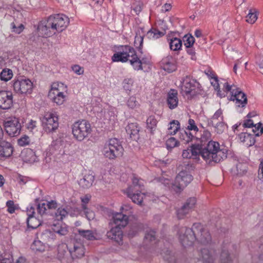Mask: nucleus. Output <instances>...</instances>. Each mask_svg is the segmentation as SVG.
<instances>
[{
  "label": "nucleus",
  "instance_id": "f257e3e1",
  "mask_svg": "<svg viewBox=\"0 0 263 263\" xmlns=\"http://www.w3.org/2000/svg\"><path fill=\"white\" fill-rule=\"evenodd\" d=\"M190 148L192 149V158H196L201 155L208 163L219 162L227 157V149H220L219 144L213 141L209 142L206 146L202 149L199 145H193Z\"/></svg>",
  "mask_w": 263,
  "mask_h": 263
},
{
  "label": "nucleus",
  "instance_id": "f03ea898",
  "mask_svg": "<svg viewBox=\"0 0 263 263\" xmlns=\"http://www.w3.org/2000/svg\"><path fill=\"white\" fill-rule=\"evenodd\" d=\"M114 62H125L129 61L134 69L136 70L142 69V62L137 57L135 50L130 47L126 48V51L115 53L112 57Z\"/></svg>",
  "mask_w": 263,
  "mask_h": 263
},
{
  "label": "nucleus",
  "instance_id": "7ed1b4c3",
  "mask_svg": "<svg viewBox=\"0 0 263 263\" xmlns=\"http://www.w3.org/2000/svg\"><path fill=\"white\" fill-rule=\"evenodd\" d=\"M202 225L200 223H194L191 229L185 227H181L178 233L180 242L185 248L192 246L196 240V232L201 230Z\"/></svg>",
  "mask_w": 263,
  "mask_h": 263
},
{
  "label": "nucleus",
  "instance_id": "20e7f679",
  "mask_svg": "<svg viewBox=\"0 0 263 263\" xmlns=\"http://www.w3.org/2000/svg\"><path fill=\"white\" fill-rule=\"evenodd\" d=\"M67 93V86L63 83L57 82L51 84L48 97L52 102L61 105L66 101Z\"/></svg>",
  "mask_w": 263,
  "mask_h": 263
},
{
  "label": "nucleus",
  "instance_id": "39448f33",
  "mask_svg": "<svg viewBox=\"0 0 263 263\" xmlns=\"http://www.w3.org/2000/svg\"><path fill=\"white\" fill-rule=\"evenodd\" d=\"M123 152V148L116 138L110 139L107 141L102 150L103 156L109 159H115L121 156Z\"/></svg>",
  "mask_w": 263,
  "mask_h": 263
},
{
  "label": "nucleus",
  "instance_id": "423d86ee",
  "mask_svg": "<svg viewBox=\"0 0 263 263\" xmlns=\"http://www.w3.org/2000/svg\"><path fill=\"white\" fill-rule=\"evenodd\" d=\"M92 128L86 120L78 121L72 125V134L74 138L78 141H82L91 134Z\"/></svg>",
  "mask_w": 263,
  "mask_h": 263
},
{
  "label": "nucleus",
  "instance_id": "0eeeda50",
  "mask_svg": "<svg viewBox=\"0 0 263 263\" xmlns=\"http://www.w3.org/2000/svg\"><path fill=\"white\" fill-rule=\"evenodd\" d=\"M223 89L225 92H230L231 97L229 100L235 102L237 106L243 107L246 105L247 103V96L239 88L234 84L230 85L226 82L223 85Z\"/></svg>",
  "mask_w": 263,
  "mask_h": 263
},
{
  "label": "nucleus",
  "instance_id": "6e6552de",
  "mask_svg": "<svg viewBox=\"0 0 263 263\" xmlns=\"http://www.w3.org/2000/svg\"><path fill=\"white\" fill-rule=\"evenodd\" d=\"M12 82L14 91L18 95H27L33 91V84L29 79L19 78L14 79Z\"/></svg>",
  "mask_w": 263,
  "mask_h": 263
},
{
  "label": "nucleus",
  "instance_id": "1a4fd4ad",
  "mask_svg": "<svg viewBox=\"0 0 263 263\" xmlns=\"http://www.w3.org/2000/svg\"><path fill=\"white\" fill-rule=\"evenodd\" d=\"M69 23V18L64 14L51 15L48 18V25L51 26L55 33L56 31L61 32L64 30Z\"/></svg>",
  "mask_w": 263,
  "mask_h": 263
},
{
  "label": "nucleus",
  "instance_id": "9d476101",
  "mask_svg": "<svg viewBox=\"0 0 263 263\" xmlns=\"http://www.w3.org/2000/svg\"><path fill=\"white\" fill-rule=\"evenodd\" d=\"M193 180L192 176L189 172L182 171L176 176L172 184V189L176 193L181 192Z\"/></svg>",
  "mask_w": 263,
  "mask_h": 263
},
{
  "label": "nucleus",
  "instance_id": "9b49d317",
  "mask_svg": "<svg viewBox=\"0 0 263 263\" xmlns=\"http://www.w3.org/2000/svg\"><path fill=\"white\" fill-rule=\"evenodd\" d=\"M42 123L44 129L48 133L55 130L59 126V118L56 112H46L43 119Z\"/></svg>",
  "mask_w": 263,
  "mask_h": 263
},
{
  "label": "nucleus",
  "instance_id": "f8f14e48",
  "mask_svg": "<svg viewBox=\"0 0 263 263\" xmlns=\"http://www.w3.org/2000/svg\"><path fill=\"white\" fill-rule=\"evenodd\" d=\"M62 143L60 140L53 141L50 145V151L52 153L59 152L63 159H68L67 156L73 157L76 154V148L74 146H71L67 148L61 152Z\"/></svg>",
  "mask_w": 263,
  "mask_h": 263
},
{
  "label": "nucleus",
  "instance_id": "ddd939ff",
  "mask_svg": "<svg viewBox=\"0 0 263 263\" xmlns=\"http://www.w3.org/2000/svg\"><path fill=\"white\" fill-rule=\"evenodd\" d=\"M6 133L11 137L18 136L21 130V124L17 118H13L4 123Z\"/></svg>",
  "mask_w": 263,
  "mask_h": 263
},
{
  "label": "nucleus",
  "instance_id": "4468645a",
  "mask_svg": "<svg viewBox=\"0 0 263 263\" xmlns=\"http://www.w3.org/2000/svg\"><path fill=\"white\" fill-rule=\"evenodd\" d=\"M68 251L72 258H80L84 255L85 248L81 242L73 240L68 243Z\"/></svg>",
  "mask_w": 263,
  "mask_h": 263
},
{
  "label": "nucleus",
  "instance_id": "2eb2a0df",
  "mask_svg": "<svg viewBox=\"0 0 263 263\" xmlns=\"http://www.w3.org/2000/svg\"><path fill=\"white\" fill-rule=\"evenodd\" d=\"M196 201V199L195 197L187 199L181 208L177 211L178 218L182 219L187 214L195 207Z\"/></svg>",
  "mask_w": 263,
  "mask_h": 263
},
{
  "label": "nucleus",
  "instance_id": "dca6fc26",
  "mask_svg": "<svg viewBox=\"0 0 263 263\" xmlns=\"http://www.w3.org/2000/svg\"><path fill=\"white\" fill-rule=\"evenodd\" d=\"M13 103V96L11 92L0 91V108L7 109L11 107Z\"/></svg>",
  "mask_w": 263,
  "mask_h": 263
},
{
  "label": "nucleus",
  "instance_id": "f3484780",
  "mask_svg": "<svg viewBox=\"0 0 263 263\" xmlns=\"http://www.w3.org/2000/svg\"><path fill=\"white\" fill-rule=\"evenodd\" d=\"M128 221V216L126 214L117 213L114 214L110 224L118 226L121 228L125 227L127 224Z\"/></svg>",
  "mask_w": 263,
  "mask_h": 263
},
{
  "label": "nucleus",
  "instance_id": "a211bd4d",
  "mask_svg": "<svg viewBox=\"0 0 263 263\" xmlns=\"http://www.w3.org/2000/svg\"><path fill=\"white\" fill-rule=\"evenodd\" d=\"M127 196L129 197L132 201L138 204H141L144 195L138 191L133 190L132 186H129L125 191Z\"/></svg>",
  "mask_w": 263,
  "mask_h": 263
},
{
  "label": "nucleus",
  "instance_id": "6ab92c4d",
  "mask_svg": "<svg viewBox=\"0 0 263 263\" xmlns=\"http://www.w3.org/2000/svg\"><path fill=\"white\" fill-rule=\"evenodd\" d=\"M111 228L107 233V237L118 243H120L122 239L123 233L121 228L118 226L111 225Z\"/></svg>",
  "mask_w": 263,
  "mask_h": 263
},
{
  "label": "nucleus",
  "instance_id": "aec40b11",
  "mask_svg": "<svg viewBox=\"0 0 263 263\" xmlns=\"http://www.w3.org/2000/svg\"><path fill=\"white\" fill-rule=\"evenodd\" d=\"M196 82L189 77L184 78L182 82L181 90L185 94L190 93L196 88Z\"/></svg>",
  "mask_w": 263,
  "mask_h": 263
},
{
  "label": "nucleus",
  "instance_id": "412c9836",
  "mask_svg": "<svg viewBox=\"0 0 263 263\" xmlns=\"http://www.w3.org/2000/svg\"><path fill=\"white\" fill-rule=\"evenodd\" d=\"M38 35L41 37H47L54 34L53 29H51V26L48 25V20L46 22L40 23L37 27Z\"/></svg>",
  "mask_w": 263,
  "mask_h": 263
},
{
  "label": "nucleus",
  "instance_id": "4be33fe9",
  "mask_svg": "<svg viewBox=\"0 0 263 263\" xmlns=\"http://www.w3.org/2000/svg\"><path fill=\"white\" fill-rule=\"evenodd\" d=\"M94 180L95 175L89 172L86 173L83 178L80 179L79 184L83 189H88L92 185Z\"/></svg>",
  "mask_w": 263,
  "mask_h": 263
},
{
  "label": "nucleus",
  "instance_id": "5701e85b",
  "mask_svg": "<svg viewBox=\"0 0 263 263\" xmlns=\"http://www.w3.org/2000/svg\"><path fill=\"white\" fill-rule=\"evenodd\" d=\"M167 103L168 107L171 109L177 107L178 104V92L177 90L171 89L168 92Z\"/></svg>",
  "mask_w": 263,
  "mask_h": 263
},
{
  "label": "nucleus",
  "instance_id": "b1692460",
  "mask_svg": "<svg viewBox=\"0 0 263 263\" xmlns=\"http://www.w3.org/2000/svg\"><path fill=\"white\" fill-rule=\"evenodd\" d=\"M195 235L196 239L201 243L205 245L209 243L211 241V236L209 232L204 229L202 226L201 229L196 232Z\"/></svg>",
  "mask_w": 263,
  "mask_h": 263
},
{
  "label": "nucleus",
  "instance_id": "393cba45",
  "mask_svg": "<svg viewBox=\"0 0 263 263\" xmlns=\"http://www.w3.org/2000/svg\"><path fill=\"white\" fill-rule=\"evenodd\" d=\"M163 68L168 72H172L176 70V65L174 60L172 57H166L162 60Z\"/></svg>",
  "mask_w": 263,
  "mask_h": 263
},
{
  "label": "nucleus",
  "instance_id": "a878e982",
  "mask_svg": "<svg viewBox=\"0 0 263 263\" xmlns=\"http://www.w3.org/2000/svg\"><path fill=\"white\" fill-rule=\"evenodd\" d=\"M239 138L240 141L248 147L253 145L255 143L254 136L247 133H241L239 135Z\"/></svg>",
  "mask_w": 263,
  "mask_h": 263
},
{
  "label": "nucleus",
  "instance_id": "bb28decb",
  "mask_svg": "<svg viewBox=\"0 0 263 263\" xmlns=\"http://www.w3.org/2000/svg\"><path fill=\"white\" fill-rule=\"evenodd\" d=\"M0 146H2L1 153L3 155V159L9 157L13 153V148L11 144L5 141L1 142Z\"/></svg>",
  "mask_w": 263,
  "mask_h": 263
},
{
  "label": "nucleus",
  "instance_id": "cd10ccee",
  "mask_svg": "<svg viewBox=\"0 0 263 263\" xmlns=\"http://www.w3.org/2000/svg\"><path fill=\"white\" fill-rule=\"evenodd\" d=\"M0 146H2L1 153L3 155V159L9 157L13 153V148L11 144L5 141L1 142Z\"/></svg>",
  "mask_w": 263,
  "mask_h": 263
},
{
  "label": "nucleus",
  "instance_id": "c85d7f7f",
  "mask_svg": "<svg viewBox=\"0 0 263 263\" xmlns=\"http://www.w3.org/2000/svg\"><path fill=\"white\" fill-rule=\"evenodd\" d=\"M201 255L203 261L212 263L215 258V252L213 250L204 248L201 251Z\"/></svg>",
  "mask_w": 263,
  "mask_h": 263
},
{
  "label": "nucleus",
  "instance_id": "c756f323",
  "mask_svg": "<svg viewBox=\"0 0 263 263\" xmlns=\"http://www.w3.org/2000/svg\"><path fill=\"white\" fill-rule=\"evenodd\" d=\"M126 131L131 138L136 140L138 137L139 129L137 123L128 124L126 127Z\"/></svg>",
  "mask_w": 263,
  "mask_h": 263
},
{
  "label": "nucleus",
  "instance_id": "7c9ffc66",
  "mask_svg": "<svg viewBox=\"0 0 263 263\" xmlns=\"http://www.w3.org/2000/svg\"><path fill=\"white\" fill-rule=\"evenodd\" d=\"M77 231L78 234L83 238L89 240L96 239L97 233L96 231L83 229H78Z\"/></svg>",
  "mask_w": 263,
  "mask_h": 263
},
{
  "label": "nucleus",
  "instance_id": "2f4dec72",
  "mask_svg": "<svg viewBox=\"0 0 263 263\" xmlns=\"http://www.w3.org/2000/svg\"><path fill=\"white\" fill-rule=\"evenodd\" d=\"M52 230L54 232L60 236L66 235L68 233L67 227L60 223L53 224L52 226Z\"/></svg>",
  "mask_w": 263,
  "mask_h": 263
},
{
  "label": "nucleus",
  "instance_id": "473e14b6",
  "mask_svg": "<svg viewBox=\"0 0 263 263\" xmlns=\"http://www.w3.org/2000/svg\"><path fill=\"white\" fill-rule=\"evenodd\" d=\"M258 18V11L255 8L249 9V13L246 16V22L250 24H253Z\"/></svg>",
  "mask_w": 263,
  "mask_h": 263
},
{
  "label": "nucleus",
  "instance_id": "72a5a7b5",
  "mask_svg": "<svg viewBox=\"0 0 263 263\" xmlns=\"http://www.w3.org/2000/svg\"><path fill=\"white\" fill-rule=\"evenodd\" d=\"M31 249L35 252H44L47 246L42 240H35L31 245Z\"/></svg>",
  "mask_w": 263,
  "mask_h": 263
},
{
  "label": "nucleus",
  "instance_id": "f704fd0d",
  "mask_svg": "<svg viewBox=\"0 0 263 263\" xmlns=\"http://www.w3.org/2000/svg\"><path fill=\"white\" fill-rule=\"evenodd\" d=\"M169 45L171 50L178 51L182 47V41L177 37H173L169 40Z\"/></svg>",
  "mask_w": 263,
  "mask_h": 263
},
{
  "label": "nucleus",
  "instance_id": "c9c22d12",
  "mask_svg": "<svg viewBox=\"0 0 263 263\" xmlns=\"http://www.w3.org/2000/svg\"><path fill=\"white\" fill-rule=\"evenodd\" d=\"M165 33V31H160L156 29L153 28L147 32V36L149 39L155 40L163 36Z\"/></svg>",
  "mask_w": 263,
  "mask_h": 263
},
{
  "label": "nucleus",
  "instance_id": "e433bc0d",
  "mask_svg": "<svg viewBox=\"0 0 263 263\" xmlns=\"http://www.w3.org/2000/svg\"><path fill=\"white\" fill-rule=\"evenodd\" d=\"M41 239L45 245L48 244L54 239V234L50 231H45L42 234Z\"/></svg>",
  "mask_w": 263,
  "mask_h": 263
},
{
  "label": "nucleus",
  "instance_id": "4c0bfd02",
  "mask_svg": "<svg viewBox=\"0 0 263 263\" xmlns=\"http://www.w3.org/2000/svg\"><path fill=\"white\" fill-rule=\"evenodd\" d=\"M193 138L191 133L187 130H182L179 133V139L186 144L190 142Z\"/></svg>",
  "mask_w": 263,
  "mask_h": 263
},
{
  "label": "nucleus",
  "instance_id": "58836bf2",
  "mask_svg": "<svg viewBox=\"0 0 263 263\" xmlns=\"http://www.w3.org/2000/svg\"><path fill=\"white\" fill-rule=\"evenodd\" d=\"M180 129V123L177 120H173L170 123V126L168 128L169 134L174 135Z\"/></svg>",
  "mask_w": 263,
  "mask_h": 263
},
{
  "label": "nucleus",
  "instance_id": "ea45409f",
  "mask_svg": "<svg viewBox=\"0 0 263 263\" xmlns=\"http://www.w3.org/2000/svg\"><path fill=\"white\" fill-rule=\"evenodd\" d=\"M211 84L214 87V89L217 90V95L218 96H219L220 98L224 97L226 96V94L225 93V91L224 90V92H222L220 89L217 77H215L214 78H213L211 80Z\"/></svg>",
  "mask_w": 263,
  "mask_h": 263
},
{
  "label": "nucleus",
  "instance_id": "a19ab883",
  "mask_svg": "<svg viewBox=\"0 0 263 263\" xmlns=\"http://www.w3.org/2000/svg\"><path fill=\"white\" fill-rule=\"evenodd\" d=\"M27 223L28 227L32 229H36L41 224V221L34 216L28 218Z\"/></svg>",
  "mask_w": 263,
  "mask_h": 263
},
{
  "label": "nucleus",
  "instance_id": "79ce46f5",
  "mask_svg": "<svg viewBox=\"0 0 263 263\" xmlns=\"http://www.w3.org/2000/svg\"><path fill=\"white\" fill-rule=\"evenodd\" d=\"M126 105L130 109H136L140 106V104L135 96L130 97L126 102Z\"/></svg>",
  "mask_w": 263,
  "mask_h": 263
},
{
  "label": "nucleus",
  "instance_id": "37998d69",
  "mask_svg": "<svg viewBox=\"0 0 263 263\" xmlns=\"http://www.w3.org/2000/svg\"><path fill=\"white\" fill-rule=\"evenodd\" d=\"M223 121L222 110L218 109L211 118L212 124H217V122Z\"/></svg>",
  "mask_w": 263,
  "mask_h": 263
},
{
  "label": "nucleus",
  "instance_id": "c03bdc74",
  "mask_svg": "<svg viewBox=\"0 0 263 263\" xmlns=\"http://www.w3.org/2000/svg\"><path fill=\"white\" fill-rule=\"evenodd\" d=\"M13 76V73L11 69H4L0 73V78L4 81H8L10 80Z\"/></svg>",
  "mask_w": 263,
  "mask_h": 263
},
{
  "label": "nucleus",
  "instance_id": "a18cd8bd",
  "mask_svg": "<svg viewBox=\"0 0 263 263\" xmlns=\"http://www.w3.org/2000/svg\"><path fill=\"white\" fill-rule=\"evenodd\" d=\"M156 235L155 232L153 230L147 231L145 235L144 241L146 243L155 242Z\"/></svg>",
  "mask_w": 263,
  "mask_h": 263
},
{
  "label": "nucleus",
  "instance_id": "49530a36",
  "mask_svg": "<svg viewBox=\"0 0 263 263\" xmlns=\"http://www.w3.org/2000/svg\"><path fill=\"white\" fill-rule=\"evenodd\" d=\"M68 245L62 243L58 246V256L59 258H63L68 254Z\"/></svg>",
  "mask_w": 263,
  "mask_h": 263
},
{
  "label": "nucleus",
  "instance_id": "de8ad7c7",
  "mask_svg": "<svg viewBox=\"0 0 263 263\" xmlns=\"http://www.w3.org/2000/svg\"><path fill=\"white\" fill-rule=\"evenodd\" d=\"M68 214L67 211L64 208H59L55 213V217L57 220H62Z\"/></svg>",
  "mask_w": 263,
  "mask_h": 263
},
{
  "label": "nucleus",
  "instance_id": "09e8293b",
  "mask_svg": "<svg viewBox=\"0 0 263 263\" xmlns=\"http://www.w3.org/2000/svg\"><path fill=\"white\" fill-rule=\"evenodd\" d=\"M157 122L156 119L153 116H149L147 118L146 120L147 127L150 129L151 132L156 127Z\"/></svg>",
  "mask_w": 263,
  "mask_h": 263
},
{
  "label": "nucleus",
  "instance_id": "8fccbe9b",
  "mask_svg": "<svg viewBox=\"0 0 263 263\" xmlns=\"http://www.w3.org/2000/svg\"><path fill=\"white\" fill-rule=\"evenodd\" d=\"M183 41L186 48L192 47L195 42L194 37L191 35H184Z\"/></svg>",
  "mask_w": 263,
  "mask_h": 263
},
{
  "label": "nucleus",
  "instance_id": "3c124183",
  "mask_svg": "<svg viewBox=\"0 0 263 263\" xmlns=\"http://www.w3.org/2000/svg\"><path fill=\"white\" fill-rule=\"evenodd\" d=\"M178 141L174 137H171L166 141V146L168 149H172L178 145Z\"/></svg>",
  "mask_w": 263,
  "mask_h": 263
},
{
  "label": "nucleus",
  "instance_id": "603ef678",
  "mask_svg": "<svg viewBox=\"0 0 263 263\" xmlns=\"http://www.w3.org/2000/svg\"><path fill=\"white\" fill-rule=\"evenodd\" d=\"M252 129L253 132L255 134L256 136H259L263 134V124L258 123L254 124Z\"/></svg>",
  "mask_w": 263,
  "mask_h": 263
},
{
  "label": "nucleus",
  "instance_id": "864d4df0",
  "mask_svg": "<svg viewBox=\"0 0 263 263\" xmlns=\"http://www.w3.org/2000/svg\"><path fill=\"white\" fill-rule=\"evenodd\" d=\"M133 83L134 81L133 79L126 78L123 82V87L126 91H130L132 89Z\"/></svg>",
  "mask_w": 263,
  "mask_h": 263
},
{
  "label": "nucleus",
  "instance_id": "5fc2aeb1",
  "mask_svg": "<svg viewBox=\"0 0 263 263\" xmlns=\"http://www.w3.org/2000/svg\"><path fill=\"white\" fill-rule=\"evenodd\" d=\"M82 207L87 218L89 220L93 219L95 217V213L88 209L85 204H82Z\"/></svg>",
  "mask_w": 263,
  "mask_h": 263
},
{
  "label": "nucleus",
  "instance_id": "6e6d98bb",
  "mask_svg": "<svg viewBox=\"0 0 263 263\" xmlns=\"http://www.w3.org/2000/svg\"><path fill=\"white\" fill-rule=\"evenodd\" d=\"M133 184L130 186H132L133 190L135 191H139L142 190V186L140 183L139 182L138 179L136 177H133L132 179Z\"/></svg>",
  "mask_w": 263,
  "mask_h": 263
},
{
  "label": "nucleus",
  "instance_id": "4d7b16f0",
  "mask_svg": "<svg viewBox=\"0 0 263 263\" xmlns=\"http://www.w3.org/2000/svg\"><path fill=\"white\" fill-rule=\"evenodd\" d=\"M18 144L21 146H24L27 145L30 143L29 137L27 136H24L17 140Z\"/></svg>",
  "mask_w": 263,
  "mask_h": 263
},
{
  "label": "nucleus",
  "instance_id": "13d9d810",
  "mask_svg": "<svg viewBox=\"0 0 263 263\" xmlns=\"http://www.w3.org/2000/svg\"><path fill=\"white\" fill-rule=\"evenodd\" d=\"M220 260L222 263H230L231 259L229 257V252L227 251H223L220 255Z\"/></svg>",
  "mask_w": 263,
  "mask_h": 263
},
{
  "label": "nucleus",
  "instance_id": "bf43d9fd",
  "mask_svg": "<svg viewBox=\"0 0 263 263\" xmlns=\"http://www.w3.org/2000/svg\"><path fill=\"white\" fill-rule=\"evenodd\" d=\"M12 28V31L17 34L21 33L24 29V26L23 24H20L18 26L16 27L14 23L11 24Z\"/></svg>",
  "mask_w": 263,
  "mask_h": 263
},
{
  "label": "nucleus",
  "instance_id": "052dcab7",
  "mask_svg": "<svg viewBox=\"0 0 263 263\" xmlns=\"http://www.w3.org/2000/svg\"><path fill=\"white\" fill-rule=\"evenodd\" d=\"M23 154H25L28 156H30V158H24V160L26 162H32L34 161V155L33 152L30 149H27L24 151Z\"/></svg>",
  "mask_w": 263,
  "mask_h": 263
},
{
  "label": "nucleus",
  "instance_id": "680f3d73",
  "mask_svg": "<svg viewBox=\"0 0 263 263\" xmlns=\"http://www.w3.org/2000/svg\"><path fill=\"white\" fill-rule=\"evenodd\" d=\"M143 41V36L140 35H136L135 37L134 45L137 48H140L142 46Z\"/></svg>",
  "mask_w": 263,
  "mask_h": 263
},
{
  "label": "nucleus",
  "instance_id": "e2e57ef3",
  "mask_svg": "<svg viewBox=\"0 0 263 263\" xmlns=\"http://www.w3.org/2000/svg\"><path fill=\"white\" fill-rule=\"evenodd\" d=\"M215 127L217 130V133L218 134L222 133L225 129V125L222 121L217 122V124H212Z\"/></svg>",
  "mask_w": 263,
  "mask_h": 263
},
{
  "label": "nucleus",
  "instance_id": "0e129e2a",
  "mask_svg": "<svg viewBox=\"0 0 263 263\" xmlns=\"http://www.w3.org/2000/svg\"><path fill=\"white\" fill-rule=\"evenodd\" d=\"M37 212L39 214L43 215L46 213V211L47 210V206L45 204V202L39 203L37 205Z\"/></svg>",
  "mask_w": 263,
  "mask_h": 263
},
{
  "label": "nucleus",
  "instance_id": "69168bd1",
  "mask_svg": "<svg viewBox=\"0 0 263 263\" xmlns=\"http://www.w3.org/2000/svg\"><path fill=\"white\" fill-rule=\"evenodd\" d=\"M189 125L187 126V130H195V131H198V128L197 126L196 125L195 121L193 119H190L188 121Z\"/></svg>",
  "mask_w": 263,
  "mask_h": 263
},
{
  "label": "nucleus",
  "instance_id": "338daca9",
  "mask_svg": "<svg viewBox=\"0 0 263 263\" xmlns=\"http://www.w3.org/2000/svg\"><path fill=\"white\" fill-rule=\"evenodd\" d=\"M72 71L78 75H81L84 73L83 68L78 65H75L71 67Z\"/></svg>",
  "mask_w": 263,
  "mask_h": 263
},
{
  "label": "nucleus",
  "instance_id": "774afa93",
  "mask_svg": "<svg viewBox=\"0 0 263 263\" xmlns=\"http://www.w3.org/2000/svg\"><path fill=\"white\" fill-rule=\"evenodd\" d=\"M6 205L8 208V211L9 213L12 214L15 212V208L14 204V202L12 200H9L6 203Z\"/></svg>",
  "mask_w": 263,
  "mask_h": 263
}]
</instances>
